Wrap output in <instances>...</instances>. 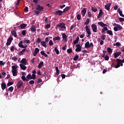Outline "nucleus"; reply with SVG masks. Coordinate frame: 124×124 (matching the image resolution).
<instances>
[{
    "label": "nucleus",
    "mask_w": 124,
    "mask_h": 124,
    "mask_svg": "<svg viewBox=\"0 0 124 124\" xmlns=\"http://www.w3.org/2000/svg\"><path fill=\"white\" fill-rule=\"evenodd\" d=\"M27 78V81H29V80H31L32 78H31V75L29 74L26 77Z\"/></svg>",
    "instance_id": "obj_28"
},
{
    "label": "nucleus",
    "mask_w": 124,
    "mask_h": 124,
    "mask_svg": "<svg viewBox=\"0 0 124 124\" xmlns=\"http://www.w3.org/2000/svg\"><path fill=\"white\" fill-rule=\"evenodd\" d=\"M41 44L42 46H43V47H45V48H47V45H46V42L42 41L41 42Z\"/></svg>",
    "instance_id": "obj_25"
},
{
    "label": "nucleus",
    "mask_w": 124,
    "mask_h": 124,
    "mask_svg": "<svg viewBox=\"0 0 124 124\" xmlns=\"http://www.w3.org/2000/svg\"><path fill=\"white\" fill-rule=\"evenodd\" d=\"M70 8V7H66L65 9H63V13H64V12H66V11H67Z\"/></svg>",
    "instance_id": "obj_40"
},
{
    "label": "nucleus",
    "mask_w": 124,
    "mask_h": 124,
    "mask_svg": "<svg viewBox=\"0 0 124 124\" xmlns=\"http://www.w3.org/2000/svg\"><path fill=\"white\" fill-rule=\"evenodd\" d=\"M63 13V12L61 10H58L55 12V15L58 16H62Z\"/></svg>",
    "instance_id": "obj_10"
},
{
    "label": "nucleus",
    "mask_w": 124,
    "mask_h": 124,
    "mask_svg": "<svg viewBox=\"0 0 124 124\" xmlns=\"http://www.w3.org/2000/svg\"><path fill=\"white\" fill-rule=\"evenodd\" d=\"M88 16L89 17V18H91L92 17V13H91V12H88Z\"/></svg>",
    "instance_id": "obj_60"
},
{
    "label": "nucleus",
    "mask_w": 124,
    "mask_h": 124,
    "mask_svg": "<svg viewBox=\"0 0 124 124\" xmlns=\"http://www.w3.org/2000/svg\"><path fill=\"white\" fill-rule=\"evenodd\" d=\"M19 68V66H18L17 64H16L15 65H13L12 66V72L13 76L16 77L17 75H18V71L17 70V68Z\"/></svg>",
    "instance_id": "obj_1"
},
{
    "label": "nucleus",
    "mask_w": 124,
    "mask_h": 124,
    "mask_svg": "<svg viewBox=\"0 0 124 124\" xmlns=\"http://www.w3.org/2000/svg\"><path fill=\"white\" fill-rule=\"evenodd\" d=\"M11 33L14 37H17V33H16V31H11Z\"/></svg>",
    "instance_id": "obj_27"
},
{
    "label": "nucleus",
    "mask_w": 124,
    "mask_h": 124,
    "mask_svg": "<svg viewBox=\"0 0 124 124\" xmlns=\"http://www.w3.org/2000/svg\"><path fill=\"white\" fill-rule=\"evenodd\" d=\"M26 51V48H24L21 51H19L18 53V56H22V55H24V53Z\"/></svg>",
    "instance_id": "obj_23"
},
{
    "label": "nucleus",
    "mask_w": 124,
    "mask_h": 124,
    "mask_svg": "<svg viewBox=\"0 0 124 124\" xmlns=\"http://www.w3.org/2000/svg\"><path fill=\"white\" fill-rule=\"evenodd\" d=\"M12 40H13V38L10 36L7 39L6 45L8 46L10 45V44H11V43L12 42Z\"/></svg>",
    "instance_id": "obj_8"
},
{
    "label": "nucleus",
    "mask_w": 124,
    "mask_h": 124,
    "mask_svg": "<svg viewBox=\"0 0 124 124\" xmlns=\"http://www.w3.org/2000/svg\"><path fill=\"white\" fill-rule=\"evenodd\" d=\"M87 12V9L86 8H83V9L81 11V14L83 17H85V15H86V13Z\"/></svg>",
    "instance_id": "obj_15"
},
{
    "label": "nucleus",
    "mask_w": 124,
    "mask_h": 124,
    "mask_svg": "<svg viewBox=\"0 0 124 124\" xmlns=\"http://www.w3.org/2000/svg\"><path fill=\"white\" fill-rule=\"evenodd\" d=\"M53 44V41H52V40H50L49 42V46H52Z\"/></svg>",
    "instance_id": "obj_53"
},
{
    "label": "nucleus",
    "mask_w": 124,
    "mask_h": 124,
    "mask_svg": "<svg viewBox=\"0 0 124 124\" xmlns=\"http://www.w3.org/2000/svg\"><path fill=\"white\" fill-rule=\"evenodd\" d=\"M12 60L13 61H17V60H18V58H17V57L16 56H14L12 58Z\"/></svg>",
    "instance_id": "obj_44"
},
{
    "label": "nucleus",
    "mask_w": 124,
    "mask_h": 124,
    "mask_svg": "<svg viewBox=\"0 0 124 124\" xmlns=\"http://www.w3.org/2000/svg\"><path fill=\"white\" fill-rule=\"evenodd\" d=\"M51 28V25L50 24H47L46 26V29H50Z\"/></svg>",
    "instance_id": "obj_58"
},
{
    "label": "nucleus",
    "mask_w": 124,
    "mask_h": 124,
    "mask_svg": "<svg viewBox=\"0 0 124 124\" xmlns=\"http://www.w3.org/2000/svg\"><path fill=\"white\" fill-rule=\"evenodd\" d=\"M98 24V25H99V26H100V27H102V28H105V27H107V25L106 24H104L102 22H99Z\"/></svg>",
    "instance_id": "obj_14"
},
{
    "label": "nucleus",
    "mask_w": 124,
    "mask_h": 124,
    "mask_svg": "<svg viewBox=\"0 0 124 124\" xmlns=\"http://www.w3.org/2000/svg\"><path fill=\"white\" fill-rule=\"evenodd\" d=\"M1 87L2 90H5V89L6 88V84H5V83L3 82L1 84Z\"/></svg>",
    "instance_id": "obj_22"
},
{
    "label": "nucleus",
    "mask_w": 124,
    "mask_h": 124,
    "mask_svg": "<svg viewBox=\"0 0 124 124\" xmlns=\"http://www.w3.org/2000/svg\"><path fill=\"white\" fill-rule=\"evenodd\" d=\"M58 26L59 28H61V29H65L66 27H65V24H64V23H62L59 24Z\"/></svg>",
    "instance_id": "obj_12"
},
{
    "label": "nucleus",
    "mask_w": 124,
    "mask_h": 124,
    "mask_svg": "<svg viewBox=\"0 0 124 124\" xmlns=\"http://www.w3.org/2000/svg\"><path fill=\"white\" fill-rule=\"evenodd\" d=\"M91 28L93 32H97V26L95 24H92Z\"/></svg>",
    "instance_id": "obj_6"
},
{
    "label": "nucleus",
    "mask_w": 124,
    "mask_h": 124,
    "mask_svg": "<svg viewBox=\"0 0 124 124\" xmlns=\"http://www.w3.org/2000/svg\"><path fill=\"white\" fill-rule=\"evenodd\" d=\"M76 52H81V50H82V47L80 45L78 44L76 45Z\"/></svg>",
    "instance_id": "obj_9"
},
{
    "label": "nucleus",
    "mask_w": 124,
    "mask_h": 124,
    "mask_svg": "<svg viewBox=\"0 0 124 124\" xmlns=\"http://www.w3.org/2000/svg\"><path fill=\"white\" fill-rule=\"evenodd\" d=\"M36 42H37V43H38V44L40 43L41 42V39L40 38H38L37 39Z\"/></svg>",
    "instance_id": "obj_59"
},
{
    "label": "nucleus",
    "mask_w": 124,
    "mask_h": 124,
    "mask_svg": "<svg viewBox=\"0 0 124 124\" xmlns=\"http://www.w3.org/2000/svg\"><path fill=\"white\" fill-rule=\"evenodd\" d=\"M31 31H32V32H34V31H36V27H35V26L34 25H32L31 29H30Z\"/></svg>",
    "instance_id": "obj_17"
},
{
    "label": "nucleus",
    "mask_w": 124,
    "mask_h": 124,
    "mask_svg": "<svg viewBox=\"0 0 124 124\" xmlns=\"http://www.w3.org/2000/svg\"><path fill=\"white\" fill-rule=\"evenodd\" d=\"M107 33H108V34H109L110 35H113V32H112L111 30H108L107 31Z\"/></svg>",
    "instance_id": "obj_37"
},
{
    "label": "nucleus",
    "mask_w": 124,
    "mask_h": 124,
    "mask_svg": "<svg viewBox=\"0 0 124 124\" xmlns=\"http://www.w3.org/2000/svg\"><path fill=\"white\" fill-rule=\"evenodd\" d=\"M34 52L38 54L39 53V49L37 47L35 48Z\"/></svg>",
    "instance_id": "obj_51"
},
{
    "label": "nucleus",
    "mask_w": 124,
    "mask_h": 124,
    "mask_svg": "<svg viewBox=\"0 0 124 124\" xmlns=\"http://www.w3.org/2000/svg\"><path fill=\"white\" fill-rule=\"evenodd\" d=\"M21 79L23 81H27V78L25 76H23L21 77Z\"/></svg>",
    "instance_id": "obj_46"
},
{
    "label": "nucleus",
    "mask_w": 124,
    "mask_h": 124,
    "mask_svg": "<svg viewBox=\"0 0 124 124\" xmlns=\"http://www.w3.org/2000/svg\"><path fill=\"white\" fill-rule=\"evenodd\" d=\"M23 85V82L21 81H18L17 82V87L18 88V89H20V88H21V87H22Z\"/></svg>",
    "instance_id": "obj_16"
},
{
    "label": "nucleus",
    "mask_w": 124,
    "mask_h": 124,
    "mask_svg": "<svg viewBox=\"0 0 124 124\" xmlns=\"http://www.w3.org/2000/svg\"><path fill=\"white\" fill-rule=\"evenodd\" d=\"M119 20L120 21V22H124V18L122 17H119Z\"/></svg>",
    "instance_id": "obj_55"
},
{
    "label": "nucleus",
    "mask_w": 124,
    "mask_h": 124,
    "mask_svg": "<svg viewBox=\"0 0 124 124\" xmlns=\"http://www.w3.org/2000/svg\"><path fill=\"white\" fill-rule=\"evenodd\" d=\"M90 23V19H87L86 21V22H85V25H88V24Z\"/></svg>",
    "instance_id": "obj_52"
},
{
    "label": "nucleus",
    "mask_w": 124,
    "mask_h": 124,
    "mask_svg": "<svg viewBox=\"0 0 124 124\" xmlns=\"http://www.w3.org/2000/svg\"><path fill=\"white\" fill-rule=\"evenodd\" d=\"M111 6V3H108L105 6V8L107 9L108 11L110 10V7Z\"/></svg>",
    "instance_id": "obj_20"
},
{
    "label": "nucleus",
    "mask_w": 124,
    "mask_h": 124,
    "mask_svg": "<svg viewBox=\"0 0 124 124\" xmlns=\"http://www.w3.org/2000/svg\"><path fill=\"white\" fill-rule=\"evenodd\" d=\"M20 27L21 28V29H25L26 28V27H27V24H21L20 25Z\"/></svg>",
    "instance_id": "obj_31"
},
{
    "label": "nucleus",
    "mask_w": 124,
    "mask_h": 124,
    "mask_svg": "<svg viewBox=\"0 0 124 124\" xmlns=\"http://www.w3.org/2000/svg\"><path fill=\"white\" fill-rule=\"evenodd\" d=\"M115 45L116 46H117V47H121V43L120 42H117L116 44H115Z\"/></svg>",
    "instance_id": "obj_45"
},
{
    "label": "nucleus",
    "mask_w": 124,
    "mask_h": 124,
    "mask_svg": "<svg viewBox=\"0 0 124 124\" xmlns=\"http://www.w3.org/2000/svg\"><path fill=\"white\" fill-rule=\"evenodd\" d=\"M122 54L121 52H116L114 53L113 55L114 56V58L117 59L119 56H120Z\"/></svg>",
    "instance_id": "obj_21"
},
{
    "label": "nucleus",
    "mask_w": 124,
    "mask_h": 124,
    "mask_svg": "<svg viewBox=\"0 0 124 124\" xmlns=\"http://www.w3.org/2000/svg\"><path fill=\"white\" fill-rule=\"evenodd\" d=\"M118 12L119 13V15L121 17H124V14H123V12L121 10V9L119 8L117 10Z\"/></svg>",
    "instance_id": "obj_24"
},
{
    "label": "nucleus",
    "mask_w": 124,
    "mask_h": 124,
    "mask_svg": "<svg viewBox=\"0 0 124 124\" xmlns=\"http://www.w3.org/2000/svg\"><path fill=\"white\" fill-rule=\"evenodd\" d=\"M19 66L22 70H26V69H27V66L23 64H19Z\"/></svg>",
    "instance_id": "obj_19"
},
{
    "label": "nucleus",
    "mask_w": 124,
    "mask_h": 124,
    "mask_svg": "<svg viewBox=\"0 0 124 124\" xmlns=\"http://www.w3.org/2000/svg\"><path fill=\"white\" fill-rule=\"evenodd\" d=\"M104 59L105 61H109V56L108 55H106Z\"/></svg>",
    "instance_id": "obj_50"
},
{
    "label": "nucleus",
    "mask_w": 124,
    "mask_h": 124,
    "mask_svg": "<svg viewBox=\"0 0 124 124\" xmlns=\"http://www.w3.org/2000/svg\"><path fill=\"white\" fill-rule=\"evenodd\" d=\"M79 42V37H77V39L74 41V44H77Z\"/></svg>",
    "instance_id": "obj_32"
},
{
    "label": "nucleus",
    "mask_w": 124,
    "mask_h": 124,
    "mask_svg": "<svg viewBox=\"0 0 124 124\" xmlns=\"http://www.w3.org/2000/svg\"><path fill=\"white\" fill-rule=\"evenodd\" d=\"M102 14H103V11H102V9H100L99 11V13L98 16H97V18H100L101 16L102 15Z\"/></svg>",
    "instance_id": "obj_26"
},
{
    "label": "nucleus",
    "mask_w": 124,
    "mask_h": 124,
    "mask_svg": "<svg viewBox=\"0 0 124 124\" xmlns=\"http://www.w3.org/2000/svg\"><path fill=\"white\" fill-rule=\"evenodd\" d=\"M62 37L63 41H64L65 42H66V41H67V35H66V34L63 33L62 34Z\"/></svg>",
    "instance_id": "obj_11"
},
{
    "label": "nucleus",
    "mask_w": 124,
    "mask_h": 124,
    "mask_svg": "<svg viewBox=\"0 0 124 124\" xmlns=\"http://www.w3.org/2000/svg\"><path fill=\"white\" fill-rule=\"evenodd\" d=\"M14 49H15V46H11L10 48L11 52H14Z\"/></svg>",
    "instance_id": "obj_54"
},
{
    "label": "nucleus",
    "mask_w": 124,
    "mask_h": 124,
    "mask_svg": "<svg viewBox=\"0 0 124 124\" xmlns=\"http://www.w3.org/2000/svg\"><path fill=\"white\" fill-rule=\"evenodd\" d=\"M54 51L56 52L57 55H59V54H60V51H59V49H58L57 47L54 48Z\"/></svg>",
    "instance_id": "obj_38"
},
{
    "label": "nucleus",
    "mask_w": 124,
    "mask_h": 124,
    "mask_svg": "<svg viewBox=\"0 0 124 124\" xmlns=\"http://www.w3.org/2000/svg\"><path fill=\"white\" fill-rule=\"evenodd\" d=\"M29 84H31V85H33L34 84V80H31L29 81Z\"/></svg>",
    "instance_id": "obj_62"
},
{
    "label": "nucleus",
    "mask_w": 124,
    "mask_h": 124,
    "mask_svg": "<svg viewBox=\"0 0 124 124\" xmlns=\"http://www.w3.org/2000/svg\"><path fill=\"white\" fill-rule=\"evenodd\" d=\"M18 46L19 47H20V48H27V46H24V45H23V41H20L19 44H18Z\"/></svg>",
    "instance_id": "obj_18"
},
{
    "label": "nucleus",
    "mask_w": 124,
    "mask_h": 124,
    "mask_svg": "<svg viewBox=\"0 0 124 124\" xmlns=\"http://www.w3.org/2000/svg\"><path fill=\"white\" fill-rule=\"evenodd\" d=\"M85 30L86 31V32L87 33V37H90L91 36V34H92L91 32V30L89 28V26L87 25L85 27Z\"/></svg>",
    "instance_id": "obj_4"
},
{
    "label": "nucleus",
    "mask_w": 124,
    "mask_h": 124,
    "mask_svg": "<svg viewBox=\"0 0 124 124\" xmlns=\"http://www.w3.org/2000/svg\"><path fill=\"white\" fill-rule=\"evenodd\" d=\"M20 62L21 63H22V64H23L24 65H27V59L25 58L22 59L20 61Z\"/></svg>",
    "instance_id": "obj_13"
},
{
    "label": "nucleus",
    "mask_w": 124,
    "mask_h": 124,
    "mask_svg": "<svg viewBox=\"0 0 124 124\" xmlns=\"http://www.w3.org/2000/svg\"><path fill=\"white\" fill-rule=\"evenodd\" d=\"M116 62H117V64L115 66V68H119L120 66H123L124 64L122 62V60L117 59L116 60Z\"/></svg>",
    "instance_id": "obj_3"
},
{
    "label": "nucleus",
    "mask_w": 124,
    "mask_h": 124,
    "mask_svg": "<svg viewBox=\"0 0 124 124\" xmlns=\"http://www.w3.org/2000/svg\"><path fill=\"white\" fill-rule=\"evenodd\" d=\"M55 69L56 70V75H59V74H60V70H59V67H56Z\"/></svg>",
    "instance_id": "obj_36"
},
{
    "label": "nucleus",
    "mask_w": 124,
    "mask_h": 124,
    "mask_svg": "<svg viewBox=\"0 0 124 124\" xmlns=\"http://www.w3.org/2000/svg\"><path fill=\"white\" fill-rule=\"evenodd\" d=\"M107 51L108 52V53H109V54H112L113 51L112 50V49L110 47H108L107 49Z\"/></svg>",
    "instance_id": "obj_35"
},
{
    "label": "nucleus",
    "mask_w": 124,
    "mask_h": 124,
    "mask_svg": "<svg viewBox=\"0 0 124 124\" xmlns=\"http://www.w3.org/2000/svg\"><path fill=\"white\" fill-rule=\"evenodd\" d=\"M75 27H76V25H75V24L72 25L71 26L70 30L71 31L72 30H73V29H74V28H75Z\"/></svg>",
    "instance_id": "obj_49"
},
{
    "label": "nucleus",
    "mask_w": 124,
    "mask_h": 124,
    "mask_svg": "<svg viewBox=\"0 0 124 124\" xmlns=\"http://www.w3.org/2000/svg\"><path fill=\"white\" fill-rule=\"evenodd\" d=\"M107 31H108V28L107 27H104V28L102 29V32H105Z\"/></svg>",
    "instance_id": "obj_33"
},
{
    "label": "nucleus",
    "mask_w": 124,
    "mask_h": 124,
    "mask_svg": "<svg viewBox=\"0 0 124 124\" xmlns=\"http://www.w3.org/2000/svg\"><path fill=\"white\" fill-rule=\"evenodd\" d=\"M36 9L39 11H42L44 9V7L43 6H41L40 5H37L36 6Z\"/></svg>",
    "instance_id": "obj_7"
},
{
    "label": "nucleus",
    "mask_w": 124,
    "mask_h": 124,
    "mask_svg": "<svg viewBox=\"0 0 124 124\" xmlns=\"http://www.w3.org/2000/svg\"><path fill=\"white\" fill-rule=\"evenodd\" d=\"M22 34H23V35H26V30L23 31H22Z\"/></svg>",
    "instance_id": "obj_64"
},
{
    "label": "nucleus",
    "mask_w": 124,
    "mask_h": 124,
    "mask_svg": "<svg viewBox=\"0 0 124 124\" xmlns=\"http://www.w3.org/2000/svg\"><path fill=\"white\" fill-rule=\"evenodd\" d=\"M12 85H13V83L12 82H9L7 83L8 87H9V86H12Z\"/></svg>",
    "instance_id": "obj_61"
},
{
    "label": "nucleus",
    "mask_w": 124,
    "mask_h": 124,
    "mask_svg": "<svg viewBox=\"0 0 124 124\" xmlns=\"http://www.w3.org/2000/svg\"><path fill=\"white\" fill-rule=\"evenodd\" d=\"M77 18L78 21H80V20H81V15H80V14L78 15L77 16Z\"/></svg>",
    "instance_id": "obj_42"
},
{
    "label": "nucleus",
    "mask_w": 124,
    "mask_h": 124,
    "mask_svg": "<svg viewBox=\"0 0 124 124\" xmlns=\"http://www.w3.org/2000/svg\"><path fill=\"white\" fill-rule=\"evenodd\" d=\"M91 10L93 12H96V11H97V8L92 7Z\"/></svg>",
    "instance_id": "obj_34"
},
{
    "label": "nucleus",
    "mask_w": 124,
    "mask_h": 124,
    "mask_svg": "<svg viewBox=\"0 0 124 124\" xmlns=\"http://www.w3.org/2000/svg\"><path fill=\"white\" fill-rule=\"evenodd\" d=\"M101 39H102V40H105V35L104 34H102V36H101Z\"/></svg>",
    "instance_id": "obj_48"
},
{
    "label": "nucleus",
    "mask_w": 124,
    "mask_h": 124,
    "mask_svg": "<svg viewBox=\"0 0 124 124\" xmlns=\"http://www.w3.org/2000/svg\"><path fill=\"white\" fill-rule=\"evenodd\" d=\"M30 40H25L24 41V43H30Z\"/></svg>",
    "instance_id": "obj_63"
},
{
    "label": "nucleus",
    "mask_w": 124,
    "mask_h": 124,
    "mask_svg": "<svg viewBox=\"0 0 124 124\" xmlns=\"http://www.w3.org/2000/svg\"><path fill=\"white\" fill-rule=\"evenodd\" d=\"M5 64V62H3L0 61V65H4Z\"/></svg>",
    "instance_id": "obj_57"
},
{
    "label": "nucleus",
    "mask_w": 124,
    "mask_h": 124,
    "mask_svg": "<svg viewBox=\"0 0 124 124\" xmlns=\"http://www.w3.org/2000/svg\"><path fill=\"white\" fill-rule=\"evenodd\" d=\"M43 64H44V62H40L38 66V68L39 69H40V68H41L42 67V66H43Z\"/></svg>",
    "instance_id": "obj_29"
},
{
    "label": "nucleus",
    "mask_w": 124,
    "mask_h": 124,
    "mask_svg": "<svg viewBox=\"0 0 124 124\" xmlns=\"http://www.w3.org/2000/svg\"><path fill=\"white\" fill-rule=\"evenodd\" d=\"M93 43H91L90 44L89 42H87L85 44V48H91V47H93Z\"/></svg>",
    "instance_id": "obj_5"
},
{
    "label": "nucleus",
    "mask_w": 124,
    "mask_h": 124,
    "mask_svg": "<svg viewBox=\"0 0 124 124\" xmlns=\"http://www.w3.org/2000/svg\"><path fill=\"white\" fill-rule=\"evenodd\" d=\"M13 90H14V88L12 86H11L8 89V91H9L10 92H13Z\"/></svg>",
    "instance_id": "obj_43"
},
{
    "label": "nucleus",
    "mask_w": 124,
    "mask_h": 124,
    "mask_svg": "<svg viewBox=\"0 0 124 124\" xmlns=\"http://www.w3.org/2000/svg\"><path fill=\"white\" fill-rule=\"evenodd\" d=\"M54 41L56 40H61V37L60 36L55 37L53 38Z\"/></svg>",
    "instance_id": "obj_39"
},
{
    "label": "nucleus",
    "mask_w": 124,
    "mask_h": 124,
    "mask_svg": "<svg viewBox=\"0 0 124 124\" xmlns=\"http://www.w3.org/2000/svg\"><path fill=\"white\" fill-rule=\"evenodd\" d=\"M67 53H68V54H70V53H72V49L71 48H69L67 50Z\"/></svg>",
    "instance_id": "obj_47"
},
{
    "label": "nucleus",
    "mask_w": 124,
    "mask_h": 124,
    "mask_svg": "<svg viewBox=\"0 0 124 124\" xmlns=\"http://www.w3.org/2000/svg\"><path fill=\"white\" fill-rule=\"evenodd\" d=\"M31 78H32V79H35V78H36V75L32 74V75L31 76Z\"/></svg>",
    "instance_id": "obj_56"
},
{
    "label": "nucleus",
    "mask_w": 124,
    "mask_h": 124,
    "mask_svg": "<svg viewBox=\"0 0 124 124\" xmlns=\"http://www.w3.org/2000/svg\"><path fill=\"white\" fill-rule=\"evenodd\" d=\"M41 54L43 56H44V57H45L46 58H47V57H48V55L46 53H45V52H44V51H41Z\"/></svg>",
    "instance_id": "obj_30"
},
{
    "label": "nucleus",
    "mask_w": 124,
    "mask_h": 124,
    "mask_svg": "<svg viewBox=\"0 0 124 124\" xmlns=\"http://www.w3.org/2000/svg\"><path fill=\"white\" fill-rule=\"evenodd\" d=\"M113 26L114 27L113 28L114 31H119L123 30V27H122V26L120 25L114 23L113 24Z\"/></svg>",
    "instance_id": "obj_2"
},
{
    "label": "nucleus",
    "mask_w": 124,
    "mask_h": 124,
    "mask_svg": "<svg viewBox=\"0 0 124 124\" xmlns=\"http://www.w3.org/2000/svg\"><path fill=\"white\" fill-rule=\"evenodd\" d=\"M78 59H79V56H78V55H76V56L74 57L73 60H74V61H77V60H78Z\"/></svg>",
    "instance_id": "obj_41"
}]
</instances>
